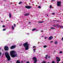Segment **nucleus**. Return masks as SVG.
<instances>
[{
    "label": "nucleus",
    "mask_w": 63,
    "mask_h": 63,
    "mask_svg": "<svg viewBox=\"0 0 63 63\" xmlns=\"http://www.w3.org/2000/svg\"><path fill=\"white\" fill-rule=\"evenodd\" d=\"M29 24L30 23H31V22H29Z\"/></svg>",
    "instance_id": "nucleus-43"
},
{
    "label": "nucleus",
    "mask_w": 63,
    "mask_h": 63,
    "mask_svg": "<svg viewBox=\"0 0 63 63\" xmlns=\"http://www.w3.org/2000/svg\"><path fill=\"white\" fill-rule=\"evenodd\" d=\"M38 8H39V9H41V6H38Z\"/></svg>",
    "instance_id": "nucleus-22"
},
{
    "label": "nucleus",
    "mask_w": 63,
    "mask_h": 63,
    "mask_svg": "<svg viewBox=\"0 0 63 63\" xmlns=\"http://www.w3.org/2000/svg\"><path fill=\"white\" fill-rule=\"evenodd\" d=\"M5 27V26L4 25H3L2 26V27Z\"/></svg>",
    "instance_id": "nucleus-32"
},
{
    "label": "nucleus",
    "mask_w": 63,
    "mask_h": 63,
    "mask_svg": "<svg viewBox=\"0 0 63 63\" xmlns=\"http://www.w3.org/2000/svg\"><path fill=\"white\" fill-rule=\"evenodd\" d=\"M16 63H20L19 60H18L16 61Z\"/></svg>",
    "instance_id": "nucleus-12"
},
{
    "label": "nucleus",
    "mask_w": 63,
    "mask_h": 63,
    "mask_svg": "<svg viewBox=\"0 0 63 63\" xmlns=\"http://www.w3.org/2000/svg\"><path fill=\"white\" fill-rule=\"evenodd\" d=\"M14 53H16V52L14 50H12L10 52V55L11 56L13 55Z\"/></svg>",
    "instance_id": "nucleus-3"
},
{
    "label": "nucleus",
    "mask_w": 63,
    "mask_h": 63,
    "mask_svg": "<svg viewBox=\"0 0 63 63\" xmlns=\"http://www.w3.org/2000/svg\"><path fill=\"white\" fill-rule=\"evenodd\" d=\"M33 49V51H34V52H35V50H36V49Z\"/></svg>",
    "instance_id": "nucleus-30"
},
{
    "label": "nucleus",
    "mask_w": 63,
    "mask_h": 63,
    "mask_svg": "<svg viewBox=\"0 0 63 63\" xmlns=\"http://www.w3.org/2000/svg\"><path fill=\"white\" fill-rule=\"evenodd\" d=\"M1 22H3V21H1Z\"/></svg>",
    "instance_id": "nucleus-53"
},
{
    "label": "nucleus",
    "mask_w": 63,
    "mask_h": 63,
    "mask_svg": "<svg viewBox=\"0 0 63 63\" xmlns=\"http://www.w3.org/2000/svg\"><path fill=\"white\" fill-rule=\"evenodd\" d=\"M55 51H54V52H55Z\"/></svg>",
    "instance_id": "nucleus-56"
},
{
    "label": "nucleus",
    "mask_w": 63,
    "mask_h": 63,
    "mask_svg": "<svg viewBox=\"0 0 63 63\" xmlns=\"http://www.w3.org/2000/svg\"><path fill=\"white\" fill-rule=\"evenodd\" d=\"M27 34H28V35H29V33H27Z\"/></svg>",
    "instance_id": "nucleus-49"
},
{
    "label": "nucleus",
    "mask_w": 63,
    "mask_h": 63,
    "mask_svg": "<svg viewBox=\"0 0 63 63\" xmlns=\"http://www.w3.org/2000/svg\"><path fill=\"white\" fill-rule=\"evenodd\" d=\"M25 7L27 9H29L32 8L31 6H25Z\"/></svg>",
    "instance_id": "nucleus-7"
},
{
    "label": "nucleus",
    "mask_w": 63,
    "mask_h": 63,
    "mask_svg": "<svg viewBox=\"0 0 63 63\" xmlns=\"http://www.w3.org/2000/svg\"><path fill=\"white\" fill-rule=\"evenodd\" d=\"M62 63H63V62H62Z\"/></svg>",
    "instance_id": "nucleus-52"
},
{
    "label": "nucleus",
    "mask_w": 63,
    "mask_h": 63,
    "mask_svg": "<svg viewBox=\"0 0 63 63\" xmlns=\"http://www.w3.org/2000/svg\"><path fill=\"white\" fill-rule=\"evenodd\" d=\"M11 56L13 58H14V57H16L17 56V54L16 53L14 54Z\"/></svg>",
    "instance_id": "nucleus-6"
},
{
    "label": "nucleus",
    "mask_w": 63,
    "mask_h": 63,
    "mask_svg": "<svg viewBox=\"0 0 63 63\" xmlns=\"http://www.w3.org/2000/svg\"><path fill=\"white\" fill-rule=\"evenodd\" d=\"M57 63H59V62H58H58H57Z\"/></svg>",
    "instance_id": "nucleus-50"
},
{
    "label": "nucleus",
    "mask_w": 63,
    "mask_h": 63,
    "mask_svg": "<svg viewBox=\"0 0 63 63\" xmlns=\"http://www.w3.org/2000/svg\"><path fill=\"white\" fill-rule=\"evenodd\" d=\"M37 60H35L34 63H37Z\"/></svg>",
    "instance_id": "nucleus-17"
},
{
    "label": "nucleus",
    "mask_w": 63,
    "mask_h": 63,
    "mask_svg": "<svg viewBox=\"0 0 63 63\" xmlns=\"http://www.w3.org/2000/svg\"><path fill=\"white\" fill-rule=\"evenodd\" d=\"M4 49L6 51H8L9 50V47H8L7 46H6L4 47Z\"/></svg>",
    "instance_id": "nucleus-5"
},
{
    "label": "nucleus",
    "mask_w": 63,
    "mask_h": 63,
    "mask_svg": "<svg viewBox=\"0 0 63 63\" xmlns=\"http://www.w3.org/2000/svg\"><path fill=\"white\" fill-rule=\"evenodd\" d=\"M62 52H62V51H60V52L59 53L60 54H61V53H62Z\"/></svg>",
    "instance_id": "nucleus-26"
},
{
    "label": "nucleus",
    "mask_w": 63,
    "mask_h": 63,
    "mask_svg": "<svg viewBox=\"0 0 63 63\" xmlns=\"http://www.w3.org/2000/svg\"><path fill=\"white\" fill-rule=\"evenodd\" d=\"M23 46L25 47V49L26 50H28L29 48V46H28V42H26L23 45Z\"/></svg>",
    "instance_id": "nucleus-2"
},
{
    "label": "nucleus",
    "mask_w": 63,
    "mask_h": 63,
    "mask_svg": "<svg viewBox=\"0 0 63 63\" xmlns=\"http://www.w3.org/2000/svg\"><path fill=\"white\" fill-rule=\"evenodd\" d=\"M55 44H57V41H56L55 42Z\"/></svg>",
    "instance_id": "nucleus-25"
},
{
    "label": "nucleus",
    "mask_w": 63,
    "mask_h": 63,
    "mask_svg": "<svg viewBox=\"0 0 63 63\" xmlns=\"http://www.w3.org/2000/svg\"><path fill=\"white\" fill-rule=\"evenodd\" d=\"M52 15H55V13H52Z\"/></svg>",
    "instance_id": "nucleus-34"
},
{
    "label": "nucleus",
    "mask_w": 63,
    "mask_h": 63,
    "mask_svg": "<svg viewBox=\"0 0 63 63\" xmlns=\"http://www.w3.org/2000/svg\"><path fill=\"white\" fill-rule=\"evenodd\" d=\"M53 39V36H51L49 37L48 40H51V39Z\"/></svg>",
    "instance_id": "nucleus-11"
},
{
    "label": "nucleus",
    "mask_w": 63,
    "mask_h": 63,
    "mask_svg": "<svg viewBox=\"0 0 63 63\" xmlns=\"http://www.w3.org/2000/svg\"><path fill=\"white\" fill-rule=\"evenodd\" d=\"M39 31V30H37L35 31Z\"/></svg>",
    "instance_id": "nucleus-41"
},
{
    "label": "nucleus",
    "mask_w": 63,
    "mask_h": 63,
    "mask_svg": "<svg viewBox=\"0 0 63 63\" xmlns=\"http://www.w3.org/2000/svg\"><path fill=\"white\" fill-rule=\"evenodd\" d=\"M12 30H14V27L13 26H12Z\"/></svg>",
    "instance_id": "nucleus-18"
},
{
    "label": "nucleus",
    "mask_w": 63,
    "mask_h": 63,
    "mask_svg": "<svg viewBox=\"0 0 63 63\" xmlns=\"http://www.w3.org/2000/svg\"><path fill=\"white\" fill-rule=\"evenodd\" d=\"M42 37H44V36H41Z\"/></svg>",
    "instance_id": "nucleus-48"
},
{
    "label": "nucleus",
    "mask_w": 63,
    "mask_h": 63,
    "mask_svg": "<svg viewBox=\"0 0 63 63\" xmlns=\"http://www.w3.org/2000/svg\"><path fill=\"white\" fill-rule=\"evenodd\" d=\"M26 63H29V62H27Z\"/></svg>",
    "instance_id": "nucleus-39"
},
{
    "label": "nucleus",
    "mask_w": 63,
    "mask_h": 63,
    "mask_svg": "<svg viewBox=\"0 0 63 63\" xmlns=\"http://www.w3.org/2000/svg\"><path fill=\"white\" fill-rule=\"evenodd\" d=\"M51 29H55V28L53 27H52L50 28Z\"/></svg>",
    "instance_id": "nucleus-27"
},
{
    "label": "nucleus",
    "mask_w": 63,
    "mask_h": 63,
    "mask_svg": "<svg viewBox=\"0 0 63 63\" xmlns=\"http://www.w3.org/2000/svg\"><path fill=\"white\" fill-rule=\"evenodd\" d=\"M47 63H49V62H48Z\"/></svg>",
    "instance_id": "nucleus-54"
},
{
    "label": "nucleus",
    "mask_w": 63,
    "mask_h": 63,
    "mask_svg": "<svg viewBox=\"0 0 63 63\" xmlns=\"http://www.w3.org/2000/svg\"><path fill=\"white\" fill-rule=\"evenodd\" d=\"M29 45H30V44H28V46H29Z\"/></svg>",
    "instance_id": "nucleus-38"
},
{
    "label": "nucleus",
    "mask_w": 63,
    "mask_h": 63,
    "mask_svg": "<svg viewBox=\"0 0 63 63\" xmlns=\"http://www.w3.org/2000/svg\"><path fill=\"white\" fill-rule=\"evenodd\" d=\"M16 47V46L13 45L11 47H10V48L11 49H14V48H15Z\"/></svg>",
    "instance_id": "nucleus-9"
},
{
    "label": "nucleus",
    "mask_w": 63,
    "mask_h": 63,
    "mask_svg": "<svg viewBox=\"0 0 63 63\" xmlns=\"http://www.w3.org/2000/svg\"><path fill=\"white\" fill-rule=\"evenodd\" d=\"M46 57L45 58V59H47V57H48V55H46Z\"/></svg>",
    "instance_id": "nucleus-16"
},
{
    "label": "nucleus",
    "mask_w": 63,
    "mask_h": 63,
    "mask_svg": "<svg viewBox=\"0 0 63 63\" xmlns=\"http://www.w3.org/2000/svg\"><path fill=\"white\" fill-rule=\"evenodd\" d=\"M48 57V58H50V56H49Z\"/></svg>",
    "instance_id": "nucleus-33"
},
{
    "label": "nucleus",
    "mask_w": 63,
    "mask_h": 63,
    "mask_svg": "<svg viewBox=\"0 0 63 63\" xmlns=\"http://www.w3.org/2000/svg\"><path fill=\"white\" fill-rule=\"evenodd\" d=\"M23 63V62H22V63Z\"/></svg>",
    "instance_id": "nucleus-55"
},
{
    "label": "nucleus",
    "mask_w": 63,
    "mask_h": 63,
    "mask_svg": "<svg viewBox=\"0 0 63 63\" xmlns=\"http://www.w3.org/2000/svg\"><path fill=\"white\" fill-rule=\"evenodd\" d=\"M14 27H16V24H14Z\"/></svg>",
    "instance_id": "nucleus-35"
},
{
    "label": "nucleus",
    "mask_w": 63,
    "mask_h": 63,
    "mask_svg": "<svg viewBox=\"0 0 63 63\" xmlns=\"http://www.w3.org/2000/svg\"><path fill=\"white\" fill-rule=\"evenodd\" d=\"M22 2H20L19 3V4H22Z\"/></svg>",
    "instance_id": "nucleus-23"
},
{
    "label": "nucleus",
    "mask_w": 63,
    "mask_h": 63,
    "mask_svg": "<svg viewBox=\"0 0 63 63\" xmlns=\"http://www.w3.org/2000/svg\"><path fill=\"white\" fill-rule=\"evenodd\" d=\"M1 52H0V56H1Z\"/></svg>",
    "instance_id": "nucleus-36"
},
{
    "label": "nucleus",
    "mask_w": 63,
    "mask_h": 63,
    "mask_svg": "<svg viewBox=\"0 0 63 63\" xmlns=\"http://www.w3.org/2000/svg\"><path fill=\"white\" fill-rule=\"evenodd\" d=\"M35 30H36V29H32V31H35Z\"/></svg>",
    "instance_id": "nucleus-20"
},
{
    "label": "nucleus",
    "mask_w": 63,
    "mask_h": 63,
    "mask_svg": "<svg viewBox=\"0 0 63 63\" xmlns=\"http://www.w3.org/2000/svg\"><path fill=\"white\" fill-rule=\"evenodd\" d=\"M52 1H55V0H51Z\"/></svg>",
    "instance_id": "nucleus-46"
},
{
    "label": "nucleus",
    "mask_w": 63,
    "mask_h": 63,
    "mask_svg": "<svg viewBox=\"0 0 63 63\" xmlns=\"http://www.w3.org/2000/svg\"><path fill=\"white\" fill-rule=\"evenodd\" d=\"M39 22V23H43V22L42 21H39V22Z\"/></svg>",
    "instance_id": "nucleus-28"
},
{
    "label": "nucleus",
    "mask_w": 63,
    "mask_h": 63,
    "mask_svg": "<svg viewBox=\"0 0 63 63\" xmlns=\"http://www.w3.org/2000/svg\"><path fill=\"white\" fill-rule=\"evenodd\" d=\"M4 53H4V52H3V54H2V57H3V55L4 54Z\"/></svg>",
    "instance_id": "nucleus-31"
},
{
    "label": "nucleus",
    "mask_w": 63,
    "mask_h": 63,
    "mask_svg": "<svg viewBox=\"0 0 63 63\" xmlns=\"http://www.w3.org/2000/svg\"><path fill=\"white\" fill-rule=\"evenodd\" d=\"M62 40H63V37L62 38Z\"/></svg>",
    "instance_id": "nucleus-42"
},
{
    "label": "nucleus",
    "mask_w": 63,
    "mask_h": 63,
    "mask_svg": "<svg viewBox=\"0 0 63 63\" xmlns=\"http://www.w3.org/2000/svg\"><path fill=\"white\" fill-rule=\"evenodd\" d=\"M33 47V48H34V47H36L35 46H34Z\"/></svg>",
    "instance_id": "nucleus-44"
},
{
    "label": "nucleus",
    "mask_w": 63,
    "mask_h": 63,
    "mask_svg": "<svg viewBox=\"0 0 63 63\" xmlns=\"http://www.w3.org/2000/svg\"><path fill=\"white\" fill-rule=\"evenodd\" d=\"M42 63H46V62L45 61H43L42 62Z\"/></svg>",
    "instance_id": "nucleus-21"
},
{
    "label": "nucleus",
    "mask_w": 63,
    "mask_h": 63,
    "mask_svg": "<svg viewBox=\"0 0 63 63\" xmlns=\"http://www.w3.org/2000/svg\"><path fill=\"white\" fill-rule=\"evenodd\" d=\"M56 60H57V61H60V58L57 57H56Z\"/></svg>",
    "instance_id": "nucleus-8"
},
{
    "label": "nucleus",
    "mask_w": 63,
    "mask_h": 63,
    "mask_svg": "<svg viewBox=\"0 0 63 63\" xmlns=\"http://www.w3.org/2000/svg\"><path fill=\"white\" fill-rule=\"evenodd\" d=\"M61 1H57V6H58L59 7L61 6Z\"/></svg>",
    "instance_id": "nucleus-4"
},
{
    "label": "nucleus",
    "mask_w": 63,
    "mask_h": 63,
    "mask_svg": "<svg viewBox=\"0 0 63 63\" xmlns=\"http://www.w3.org/2000/svg\"><path fill=\"white\" fill-rule=\"evenodd\" d=\"M5 55L6 58L7 59V60L8 61L11 60V58L9 53L8 52H6L5 53Z\"/></svg>",
    "instance_id": "nucleus-1"
},
{
    "label": "nucleus",
    "mask_w": 63,
    "mask_h": 63,
    "mask_svg": "<svg viewBox=\"0 0 63 63\" xmlns=\"http://www.w3.org/2000/svg\"><path fill=\"white\" fill-rule=\"evenodd\" d=\"M47 37H46L45 38V39H47Z\"/></svg>",
    "instance_id": "nucleus-40"
},
{
    "label": "nucleus",
    "mask_w": 63,
    "mask_h": 63,
    "mask_svg": "<svg viewBox=\"0 0 63 63\" xmlns=\"http://www.w3.org/2000/svg\"><path fill=\"white\" fill-rule=\"evenodd\" d=\"M49 7L50 9H51V8H52V6H51V5H50Z\"/></svg>",
    "instance_id": "nucleus-24"
},
{
    "label": "nucleus",
    "mask_w": 63,
    "mask_h": 63,
    "mask_svg": "<svg viewBox=\"0 0 63 63\" xmlns=\"http://www.w3.org/2000/svg\"><path fill=\"white\" fill-rule=\"evenodd\" d=\"M47 47V45H44L43 46V47H44V48H46V47Z\"/></svg>",
    "instance_id": "nucleus-19"
},
{
    "label": "nucleus",
    "mask_w": 63,
    "mask_h": 63,
    "mask_svg": "<svg viewBox=\"0 0 63 63\" xmlns=\"http://www.w3.org/2000/svg\"><path fill=\"white\" fill-rule=\"evenodd\" d=\"M57 26L58 28H63V26H60V25H57Z\"/></svg>",
    "instance_id": "nucleus-10"
},
{
    "label": "nucleus",
    "mask_w": 63,
    "mask_h": 63,
    "mask_svg": "<svg viewBox=\"0 0 63 63\" xmlns=\"http://www.w3.org/2000/svg\"><path fill=\"white\" fill-rule=\"evenodd\" d=\"M41 32H43V31H41Z\"/></svg>",
    "instance_id": "nucleus-45"
},
{
    "label": "nucleus",
    "mask_w": 63,
    "mask_h": 63,
    "mask_svg": "<svg viewBox=\"0 0 63 63\" xmlns=\"http://www.w3.org/2000/svg\"><path fill=\"white\" fill-rule=\"evenodd\" d=\"M53 42V41H51L50 42V43H52Z\"/></svg>",
    "instance_id": "nucleus-37"
},
{
    "label": "nucleus",
    "mask_w": 63,
    "mask_h": 63,
    "mask_svg": "<svg viewBox=\"0 0 63 63\" xmlns=\"http://www.w3.org/2000/svg\"><path fill=\"white\" fill-rule=\"evenodd\" d=\"M28 15H29V13L25 14L24 15L25 16H28Z\"/></svg>",
    "instance_id": "nucleus-13"
},
{
    "label": "nucleus",
    "mask_w": 63,
    "mask_h": 63,
    "mask_svg": "<svg viewBox=\"0 0 63 63\" xmlns=\"http://www.w3.org/2000/svg\"><path fill=\"white\" fill-rule=\"evenodd\" d=\"M37 58H36V57H34L32 58V59L33 60H36Z\"/></svg>",
    "instance_id": "nucleus-15"
},
{
    "label": "nucleus",
    "mask_w": 63,
    "mask_h": 63,
    "mask_svg": "<svg viewBox=\"0 0 63 63\" xmlns=\"http://www.w3.org/2000/svg\"><path fill=\"white\" fill-rule=\"evenodd\" d=\"M3 0V1H6V0Z\"/></svg>",
    "instance_id": "nucleus-47"
},
{
    "label": "nucleus",
    "mask_w": 63,
    "mask_h": 63,
    "mask_svg": "<svg viewBox=\"0 0 63 63\" xmlns=\"http://www.w3.org/2000/svg\"><path fill=\"white\" fill-rule=\"evenodd\" d=\"M9 16L10 18H11L12 17V16L11 15V14L10 13L9 15Z\"/></svg>",
    "instance_id": "nucleus-14"
},
{
    "label": "nucleus",
    "mask_w": 63,
    "mask_h": 63,
    "mask_svg": "<svg viewBox=\"0 0 63 63\" xmlns=\"http://www.w3.org/2000/svg\"><path fill=\"white\" fill-rule=\"evenodd\" d=\"M47 16H48V15L47 14Z\"/></svg>",
    "instance_id": "nucleus-51"
},
{
    "label": "nucleus",
    "mask_w": 63,
    "mask_h": 63,
    "mask_svg": "<svg viewBox=\"0 0 63 63\" xmlns=\"http://www.w3.org/2000/svg\"><path fill=\"white\" fill-rule=\"evenodd\" d=\"M6 30V29H3V31H5Z\"/></svg>",
    "instance_id": "nucleus-29"
}]
</instances>
